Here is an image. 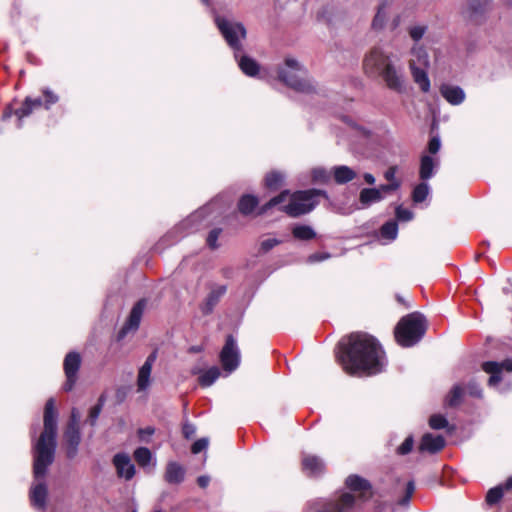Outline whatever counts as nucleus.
<instances>
[{"label": "nucleus", "instance_id": "obj_1", "mask_svg": "<svg viewBox=\"0 0 512 512\" xmlns=\"http://www.w3.org/2000/svg\"><path fill=\"white\" fill-rule=\"evenodd\" d=\"M44 430L34 445V482L30 488V501L33 507L44 510L48 495L44 478L48 467L53 463L56 450L57 411L55 400H47L44 408Z\"/></svg>", "mask_w": 512, "mask_h": 512}, {"label": "nucleus", "instance_id": "obj_2", "mask_svg": "<svg viewBox=\"0 0 512 512\" xmlns=\"http://www.w3.org/2000/svg\"><path fill=\"white\" fill-rule=\"evenodd\" d=\"M338 358L351 375H374L386 365L385 354L377 340L366 333H352L339 342Z\"/></svg>", "mask_w": 512, "mask_h": 512}, {"label": "nucleus", "instance_id": "obj_3", "mask_svg": "<svg viewBox=\"0 0 512 512\" xmlns=\"http://www.w3.org/2000/svg\"><path fill=\"white\" fill-rule=\"evenodd\" d=\"M363 68L370 76H381L386 86L397 93L406 91L403 71L396 67L391 56L379 47H375L365 56Z\"/></svg>", "mask_w": 512, "mask_h": 512}, {"label": "nucleus", "instance_id": "obj_4", "mask_svg": "<svg viewBox=\"0 0 512 512\" xmlns=\"http://www.w3.org/2000/svg\"><path fill=\"white\" fill-rule=\"evenodd\" d=\"M325 196L326 192L318 189L297 191L290 194L285 190L278 196L272 198L260 209V214L266 213L273 207H278L290 217H298L311 212L318 204V197Z\"/></svg>", "mask_w": 512, "mask_h": 512}, {"label": "nucleus", "instance_id": "obj_5", "mask_svg": "<svg viewBox=\"0 0 512 512\" xmlns=\"http://www.w3.org/2000/svg\"><path fill=\"white\" fill-rule=\"evenodd\" d=\"M346 485L353 493H343L324 500L314 512H353L357 499L366 500L372 495L368 481L359 476H349Z\"/></svg>", "mask_w": 512, "mask_h": 512}, {"label": "nucleus", "instance_id": "obj_6", "mask_svg": "<svg viewBox=\"0 0 512 512\" xmlns=\"http://www.w3.org/2000/svg\"><path fill=\"white\" fill-rule=\"evenodd\" d=\"M426 332V321L422 314L414 312L404 316L395 328V339L402 347L418 343Z\"/></svg>", "mask_w": 512, "mask_h": 512}, {"label": "nucleus", "instance_id": "obj_7", "mask_svg": "<svg viewBox=\"0 0 512 512\" xmlns=\"http://www.w3.org/2000/svg\"><path fill=\"white\" fill-rule=\"evenodd\" d=\"M278 78L298 92L309 93L313 90L306 70L294 58L285 59L284 67L278 69Z\"/></svg>", "mask_w": 512, "mask_h": 512}, {"label": "nucleus", "instance_id": "obj_8", "mask_svg": "<svg viewBox=\"0 0 512 512\" xmlns=\"http://www.w3.org/2000/svg\"><path fill=\"white\" fill-rule=\"evenodd\" d=\"M278 78L298 92L309 93L313 90L306 70L294 58L285 59L284 67L278 69Z\"/></svg>", "mask_w": 512, "mask_h": 512}, {"label": "nucleus", "instance_id": "obj_9", "mask_svg": "<svg viewBox=\"0 0 512 512\" xmlns=\"http://www.w3.org/2000/svg\"><path fill=\"white\" fill-rule=\"evenodd\" d=\"M215 24L229 47L234 50L235 58H238L239 53L243 50L241 41L247 36L245 26L241 22L232 21L219 15L215 17Z\"/></svg>", "mask_w": 512, "mask_h": 512}, {"label": "nucleus", "instance_id": "obj_10", "mask_svg": "<svg viewBox=\"0 0 512 512\" xmlns=\"http://www.w3.org/2000/svg\"><path fill=\"white\" fill-rule=\"evenodd\" d=\"M220 361L225 371L232 372L239 366L240 352L233 336L229 335L220 353Z\"/></svg>", "mask_w": 512, "mask_h": 512}, {"label": "nucleus", "instance_id": "obj_11", "mask_svg": "<svg viewBox=\"0 0 512 512\" xmlns=\"http://www.w3.org/2000/svg\"><path fill=\"white\" fill-rule=\"evenodd\" d=\"M81 357L77 352H70L64 359V371L66 382L64 384L65 391H71L77 380V373L80 368Z\"/></svg>", "mask_w": 512, "mask_h": 512}, {"label": "nucleus", "instance_id": "obj_12", "mask_svg": "<svg viewBox=\"0 0 512 512\" xmlns=\"http://www.w3.org/2000/svg\"><path fill=\"white\" fill-rule=\"evenodd\" d=\"M112 464L115 467L116 474L119 478L129 481L135 476V465L133 464L129 454L125 452L116 453L113 456Z\"/></svg>", "mask_w": 512, "mask_h": 512}, {"label": "nucleus", "instance_id": "obj_13", "mask_svg": "<svg viewBox=\"0 0 512 512\" xmlns=\"http://www.w3.org/2000/svg\"><path fill=\"white\" fill-rule=\"evenodd\" d=\"M482 369L490 374L488 385L493 387L501 381V372L503 370L512 371V359H506L502 362L487 361L482 364Z\"/></svg>", "mask_w": 512, "mask_h": 512}, {"label": "nucleus", "instance_id": "obj_14", "mask_svg": "<svg viewBox=\"0 0 512 512\" xmlns=\"http://www.w3.org/2000/svg\"><path fill=\"white\" fill-rule=\"evenodd\" d=\"M145 306V300H140L133 306L127 322L119 332V338H123L130 330H136L139 327Z\"/></svg>", "mask_w": 512, "mask_h": 512}, {"label": "nucleus", "instance_id": "obj_15", "mask_svg": "<svg viewBox=\"0 0 512 512\" xmlns=\"http://www.w3.org/2000/svg\"><path fill=\"white\" fill-rule=\"evenodd\" d=\"M156 358L157 353L154 351L147 357L144 364L140 367L137 377L138 391H145L150 386L152 366L156 361Z\"/></svg>", "mask_w": 512, "mask_h": 512}, {"label": "nucleus", "instance_id": "obj_16", "mask_svg": "<svg viewBox=\"0 0 512 512\" xmlns=\"http://www.w3.org/2000/svg\"><path fill=\"white\" fill-rule=\"evenodd\" d=\"M439 164L440 160L438 157H432L427 154L422 155L420 158L419 178L422 181L431 179L436 174Z\"/></svg>", "mask_w": 512, "mask_h": 512}, {"label": "nucleus", "instance_id": "obj_17", "mask_svg": "<svg viewBox=\"0 0 512 512\" xmlns=\"http://www.w3.org/2000/svg\"><path fill=\"white\" fill-rule=\"evenodd\" d=\"M33 110L34 109L32 107V98L26 97L21 108L13 109L11 105L7 106L5 108V110L3 111L2 119L7 120L12 115H15L18 120L17 127L21 128L22 127V119L29 116L33 112Z\"/></svg>", "mask_w": 512, "mask_h": 512}, {"label": "nucleus", "instance_id": "obj_18", "mask_svg": "<svg viewBox=\"0 0 512 512\" xmlns=\"http://www.w3.org/2000/svg\"><path fill=\"white\" fill-rule=\"evenodd\" d=\"M302 470L308 476H319L324 472L325 464L318 456L305 454L302 457Z\"/></svg>", "mask_w": 512, "mask_h": 512}, {"label": "nucleus", "instance_id": "obj_19", "mask_svg": "<svg viewBox=\"0 0 512 512\" xmlns=\"http://www.w3.org/2000/svg\"><path fill=\"white\" fill-rule=\"evenodd\" d=\"M445 446V439L441 435H433L427 433L423 435L419 450L421 452H429L431 454L439 452Z\"/></svg>", "mask_w": 512, "mask_h": 512}, {"label": "nucleus", "instance_id": "obj_20", "mask_svg": "<svg viewBox=\"0 0 512 512\" xmlns=\"http://www.w3.org/2000/svg\"><path fill=\"white\" fill-rule=\"evenodd\" d=\"M186 470L178 462L171 461L166 465L164 480L173 485L182 483L185 479Z\"/></svg>", "mask_w": 512, "mask_h": 512}, {"label": "nucleus", "instance_id": "obj_21", "mask_svg": "<svg viewBox=\"0 0 512 512\" xmlns=\"http://www.w3.org/2000/svg\"><path fill=\"white\" fill-rule=\"evenodd\" d=\"M226 290L227 288L225 285H217L213 287L200 307L202 313L205 315L212 313L214 307L226 293Z\"/></svg>", "mask_w": 512, "mask_h": 512}, {"label": "nucleus", "instance_id": "obj_22", "mask_svg": "<svg viewBox=\"0 0 512 512\" xmlns=\"http://www.w3.org/2000/svg\"><path fill=\"white\" fill-rule=\"evenodd\" d=\"M64 440L67 445V456L73 458L76 456L78 446L81 441V434L79 428L67 427L64 432Z\"/></svg>", "mask_w": 512, "mask_h": 512}, {"label": "nucleus", "instance_id": "obj_23", "mask_svg": "<svg viewBox=\"0 0 512 512\" xmlns=\"http://www.w3.org/2000/svg\"><path fill=\"white\" fill-rule=\"evenodd\" d=\"M409 68L414 82L419 86L421 91L424 93L429 92L431 84L425 69L416 66L415 60H410Z\"/></svg>", "mask_w": 512, "mask_h": 512}, {"label": "nucleus", "instance_id": "obj_24", "mask_svg": "<svg viewBox=\"0 0 512 512\" xmlns=\"http://www.w3.org/2000/svg\"><path fill=\"white\" fill-rule=\"evenodd\" d=\"M441 95L452 105H459L465 99V93L459 86L443 84L440 88Z\"/></svg>", "mask_w": 512, "mask_h": 512}, {"label": "nucleus", "instance_id": "obj_25", "mask_svg": "<svg viewBox=\"0 0 512 512\" xmlns=\"http://www.w3.org/2000/svg\"><path fill=\"white\" fill-rule=\"evenodd\" d=\"M241 71L247 76H256L259 72L258 63L249 56H240L236 58Z\"/></svg>", "mask_w": 512, "mask_h": 512}, {"label": "nucleus", "instance_id": "obj_26", "mask_svg": "<svg viewBox=\"0 0 512 512\" xmlns=\"http://www.w3.org/2000/svg\"><path fill=\"white\" fill-rule=\"evenodd\" d=\"M381 190L376 188H364L361 190L359 195L360 203L367 207L372 203H376L382 200Z\"/></svg>", "mask_w": 512, "mask_h": 512}, {"label": "nucleus", "instance_id": "obj_27", "mask_svg": "<svg viewBox=\"0 0 512 512\" xmlns=\"http://www.w3.org/2000/svg\"><path fill=\"white\" fill-rule=\"evenodd\" d=\"M355 177V171L348 166L342 165L334 167V179L338 184L347 183Z\"/></svg>", "mask_w": 512, "mask_h": 512}, {"label": "nucleus", "instance_id": "obj_28", "mask_svg": "<svg viewBox=\"0 0 512 512\" xmlns=\"http://www.w3.org/2000/svg\"><path fill=\"white\" fill-rule=\"evenodd\" d=\"M293 236L298 240H311L316 237V232L309 225H296L292 229Z\"/></svg>", "mask_w": 512, "mask_h": 512}, {"label": "nucleus", "instance_id": "obj_29", "mask_svg": "<svg viewBox=\"0 0 512 512\" xmlns=\"http://www.w3.org/2000/svg\"><path fill=\"white\" fill-rule=\"evenodd\" d=\"M220 376V370L218 367L214 366L204 371L199 376V383L203 387L211 386Z\"/></svg>", "mask_w": 512, "mask_h": 512}, {"label": "nucleus", "instance_id": "obj_30", "mask_svg": "<svg viewBox=\"0 0 512 512\" xmlns=\"http://www.w3.org/2000/svg\"><path fill=\"white\" fill-rule=\"evenodd\" d=\"M257 204H258V200L256 197H254L252 195H244L240 199L239 204H238L239 211L245 215L250 214L255 209Z\"/></svg>", "mask_w": 512, "mask_h": 512}, {"label": "nucleus", "instance_id": "obj_31", "mask_svg": "<svg viewBox=\"0 0 512 512\" xmlns=\"http://www.w3.org/2000/svg\"><path fill=\"white\" fill-rule=\"evenodd\" d=\"M430 193V186L426 181H422L416 185L412 192V199L415 203H421L428 197Z\"/></svg>", "mask_w": 512, "mask_h": 512}, {"label": "nucleus", "instance_id": "obj_32", "mask_svg": "<svg viewBox=\"0 0 512 512\" xmlns=\"http://www.w3.org/2000/svg\"><path fill=\"white\" fill-rule=\"evenodd\" d=\"M284 174L278 171H272L265 177V185L271 190L278 189L284 182Z\"/></svg>", "mask_w": 512, "mask_h": 512}, {"label": "nucleus", "instance_id": "obj_33", "mask_svg": "<svg viewBox=\"0 0 512 512\" xmlns=\"http://www.w3.org/2000/svg\"><path fill=\"white\" fill-rule=\"evenodd\" d=\"M134 459L141 467H146L152 460V453L146 447H139L134 451Z\"/></svg>", "mask_w": 512, "mask_h": 512}, {"label": "nucleus", "instance_id": "obj_34", "mask_svg": "<svg viewBox=\"0 0 512 512\" xmlns=\"http://www.w3.org/2000/svg\"><path fill=\"white\" fill-rule=\"evenodd\" d=\"M412 54L416 58L414 59L416 62V66L421 68H427L429 66V56L426 50L423 47L415 46L412 49Z\"/></svg>", "mask_w": 512, "mask_h": 512}, {"label": "nucleus", "instance_id": "obj_35", "mask_svg": "<svg viewBox=\"0 0 512 512\" xmlns=\"http://www.w3.org/2000/svg\"><path fill=\"white\" fill-rule=\"evenodd\" d=\"M381 236L388 240H395L398 233V225L395 221H388L381 227Z\"/></svg>", "mask_w": 512, "mask_h": 512}, {"label": "nucleus", "instance_id": "obj_36", "mask_svg": "<svg viewBox=\"0 0 512 512\" xmlns=\"http://www.w3.org/2000/svg\"><path fill=\"white\" fill-rule=\"evenodd\" d=\"M463 396V389L460 385H455L447 395L446 402L449 406L455 407L460 404Z\"/></svg>", "mask_w": 512, "mask_h": 512}, {"label": "nucleus", "instance_id": "obj_37", "mask_svg": "<svg viewBox=\"0 0 512 512\" xmlns=\"http://www.w3.org/2000/svg\"><path fill=\"white\" fill-rule=\"evenodd\" d=\"M387 19V10L385 4H381L378 7L377 13L372 21V27L374 29H382Z\"/></svg>", "mask_w": 512, "mask_h": 512}, {"label": "nucleus", "instance_id": "obj_38", "mask_svg": "<svg viewBox=\"0 0 512 512\" xmlns=\"http://www.w3.org/2000/svg\"><path fill=\"white\" fill-rule=\"evenodd\" d=\"M503 497V487L497 486L494 488H491L486 495V502L489 505L496 504L500 501V499Z\"/></svg>", "mask_w": 512, "mask_h": 512}, {"label": "nucleus", "instance_id": "obj_39", "mask_svg": "<svg viewBox=\"0 0 512 512\" xmlns=\"http://www.w3.org/2000/svg\"><path fill=\"white\" fill-rule=\"evenodd\" d=\"M103 407V397H100L99 403L93 406L89 411L88 422L91 426L96 424V421L101 413Z\"/></svg>", "mask_w": 512, "mask_h": 512}, {"label": "nucleus", "instance_id": "obj_40", "mask_svg": "<svg viewBox=\"0 0 512 512\" xmlns=\"http://www.w3.org/2000/svg\"><path fill=\"white\" fill-rule=\"evenodd\" d=\"M448 424V421L446 420V418L442 415H439V414H436V415H432L429 419V425L432 429H442L444 427H446Z\"/></svg>", "mask_w": 512, "mask_h": 512}, {"label": "nucleus", "instance_id": "obj_41", "mask_svg": "<svg viewBox=\"0 0 512 512\" xmlns=\"http://www.w3.org/2000/svg\"><path fill=\"white\" fill-rule=\"evenodd\" d=\"M43 95L45 98L44 106L46 109H49L53 104L57 103L59 97L50 89H44Z\"/></svg>", "mask_w": 512, "mask_h": 512}, {"label": "nucleus", "instance_id": "obj_42", "mask_svg": "<svg viewBox=\"0 0 512 512\" xmlns=\"http://www.w3.org/2000/svg\"><path fill=\"white\" fill-rule=\"evenodd\" d=\"M221 234V229L219 228H215L213 230L210 231V233L208 234V237H207V245L211 248V249H216L218 248V238Z\"/></svg>", "mask_w": 512, "mask_h": 512}, {"label": "nucleus", "instance_id": "obj_43", "mask_svg": "<svg viewBox=\"0 0 512 512\" xmlns=\"http://www.w3.org/2000/svg\"><path fill=\"white\" fill-rule=\"evenodd\" d=\"M313 180L325 183L329 180V174L324 168H315L312 171Z\"/></svg>", "mask_w": 512, "mask_h": 512}, {"label": "nucleus", "instance_id": "obj_44", "mask_svg": "<svg viewBox=\"0 0 512 512\" xmlns=\"http://www.w3.org/2000/svg\"><path fill=\"white\" fill-rule=\"evenodd\" d=\"M414 444V439L412 436H409L405 439V441L397 448V453L399 455H406L411 452Z\"/></svg>", "mask_w": 512, "mask_h": 512}, {"label": "nucleus", "instance_id": "obj_45", "mask_svg": "<svg viewBox=\"0 0 512 512\" xmlns=\"http://www.w3.org/2000/svg\"><path fill=\"white\" fill-rule=\"evenodd\" d=\"M396 217L400 221H410L413 218V213L401 206L396 208Z\"/></svg>", "mask_w": 512, "mask_h": 512}, {"label": "nucleus", "instance_id": "obj_46", "mask_svg": "<svg viewBox=\"0 0 512 512\" xmlns=\"http://www.w3.org/2000/svg\"><path fill=\"white\" fill-rule=\"evenodd\" d=\"M441 148V141L438 136H434L430 139L428 143V152L432 155H435L439 152Z\"/></svg>", "mask_w": 512, "mask_h": 512}, {"label": "nucleus", "instance_id": "obj_47", "mask_svg": "<svg viewBox=\"0 0 512 512\" xmlns=\"http://www.w3.org/2000/svg\"><path fill=\"white\" fill-rule=\"evenodd\" d=\"M208 446V439L207 438H201L195 441L191 447V451L193 454H198L201 451L205 450Z\"/></svg>", "mask_w": 512, "mask_h": 512}, {"label": "nucleus", "instance_id": "obj_48", "mask_svg": "<svg viewBox=\"0 0 512 512\" xmlns=\"http://www.w3.org/2000/svg\"><path fill=\"white\" fill-rule=\"evenodd\" d=\"M81 414L77 408H72L67 427L79 428Z\"/></svg>", "mask_w": 512, "mask_h": 512}, {"label": "nucleus", "instance_id": "obj_49", "mask_svg": "<svg viewBox=\"0 0 512 512\" xmlns=\"http://www.w3.org/2000/svg\"><path fill=\"white\" fill-rule=\"evenodd\" d=\"M426 27L414 26L409 30V34L414 41H419L425 34Z\"/></svg>", "mask_w": 512, "mask_h": 512}, {"label": "nucleus", "instance_id": "obj_50", "mask_svg": "<svg viewBox=\"0 0 512 512\" xmlns=\"http://www.w3.org/2000/svg\"><path fill=\"white\" fill-rule=\"evenodd\" d=\"M280 243H281V241L276 238L264 239L261 242V250L263 252H268L269 250H271L273 247H275L276 245H278Z\"/></svg>", "mask_w": 512, "mask_h": 512}, {"label": "nucleus", "instance_id": "obj_51", "mask_svg": "<svg viewBox=\"0 0 512 512\" xmlns=\"http://www.w3.org/2000/svg\"><path fill=\"white\" fill-rule=\"evenodd\" d=\"M468 393L472 397L481 398L482 389L476 382H470L467 386Z\"/></svg>", "mask_w": 512, "mask_h": 512}, {"label": "nucleus", "instance_id": "obj_52", "mask_svg": "<svg viewBox=\"0 0 512 512\" xmlns=\"http://www.w3.org/2000/svg\"><path fill=\"white\" fill-rule=\"evenodd\" d=\"M182 432L186 439H190L195 435L196 427L191 423H185L183 425Z\"/></svg>", "mask_w": 512, "mask_h": 512}, {"label": "nucleus", "instance_id": "obj_53", "mask_svg": "<svg viewBox=\"0 0 512 512\" xmlns=\"http://www.w3.org/2000/svg\"><path fill=\"white\" fill-rule=\"evenodd\" d=\"M329 258H330V254L329 253H314V254H311L308 257V262L309 263H315V262L324 261V260L329 259Z\"/></svg>", "mask_w": 512, "mask_h": 512}, {"label": "nucleus", "instance_id": "obj_54", "mask_svg": "<svg viewBox=\"0 0 512 512\" xmlns=\"http://www.w3.org/2000/svg\"><path fill=\"white\" fill-rule=\"evenodd\" d=\"M400 187L399 181L390 182L389 184L381 185L378 190H381V192H389L397 190Z\"/></svg>", "mask_w": 512, "mask_h": 512}, {"label": "nucleus", "instance_id": "obj_55", "mask_svg": "<svg viewBox=\"0 0 512 512\" xmlns=\"http://www.w3.org/2000/svg\"><path fill=\"white\" fill-rule=\"evenodd\" d=\"M397 168L395 166L390 167L384 174V177L389 182L398 181L396 179Z\"/></svg>", "mask_w": 512, "mask_h": 512}, {"label": "nucleus", "instance_id": "obj_56", "mask_svg": "<svg viewBox=\"0 0 512 512\" xmlns=\"http://www.w3.org/2000/svg\"><path fill=\"white\" fill-rule=\"evenodd\" d=\"M210 477L206 475L199 476L197 478V483L201 488H206L209 485Z\"/></svg>", "mask_w": 512, "mask_h": 512}, {"label": "nucleus", "instance_id": "obj_57", "mask_svg": "<svg viewBox=\"0 0 512 512\" xmlns=\"http://www.w3.org/2000/svg\"><path fill=\"white\" fill-rule=\"evenodd\" d=\"M154 432H155L154 428H152V427H146V428H144V429H140V430L138 431V434H139V436L143 439V438H144V436H151V435H153V434H154Z\"/></svg>", "mask_w": 512, "mask_h": 512}, {"label": "nucleus", "instance_id": "obj_58", "mask_svg": "<svg viewBox=\"0 0 512 512\" xmlns=\"http://www.w3.org/2000/svg\"><path fill=\"white\" fill-rule=\"evenodd\" d=\"M414 490H415L414 482L409 481L407 483V487H406V495L412 496Z\"/></svg>", "mask_w": 512, "mask_h": 512}, {"label": "nucleus", "instance_id": "obj_59", "mask_svg": "<svg viewBox=\"0 0 512 512\" xmlns=\"http://www.w3.org/2000/svg\"><path fill=\"white\" fill-rule=\"evenodd\" d=\"M203 213H204V209H203V210H201V211H198V212L194 213L193 215H191V216L189 217V219H187V221H186V222H191V221H195V220H197L198 218H200V217L202 216V214H203Z\"/></svg>", "mask_w": 512, "mask_h": 512}, {"label": "nucleus", "instance_id": "obj_60", "mask_svg": "<svg viewBox=\"0 0 512 512\" xmlns=\"http://www.w3.org/2000/svg\"><path fill=\"white\" fill-rule=\"evenodd\" d=\"M364 180L370 185L375 183V177L370 173L364 174Z\"/></svg>", "mask_w": 512, "mask_h": 512}, {"label": "nucleus", "instance_id": "obj_61", "mask_svg": "<svg viewBox=\"0 0 512 512\" xmlns=\"http://www.w3.org/2000/svg\"><path fill=\"white\" fill-rule=\"evenodd\" d=\"M42 105H43V102H42L41 98H35V99L32 98L33 109H37V108L41 107Z\"/></svg>", "mask_w": 512, "mask_h": 512}, {"label": "nucleus", "instance_id": "obj_62", "mask_svg": "<svg viewBox=\"0 0 512 512\" xmlns=\"http://www.w3.org/2000/svg\"><path fill=\"white\" fill-rule=\"evenodd\" d=\"M410 498L411 496L409 495H405L400 501H399V504L400 505H407L410 501Z\"/></svg>", "mask_w": 512, "mask_h": 512}, {"label": "nucleus", "instance_id": "obj_63", "mask_svg": "<svg viewBox=\"0 0 512 512\" xmlns=\"http://www.w3.org/2000/svg\"><path fill=\"white\" fill-rule=\"evenodd\" d=\"M504 487H505V489H511L512 488V477L507 479Z\"/></svg>", "mask_w": 512, "mask_h": 512}, {"label": "nucleus", "instance_id": "obj_64", "mask_svg": "<svg viewBox=\"0 0 512 512\" xmlns=\"http://www.w3.org/2000/svg\"><path fill=\"white\" fill-rule=\"evenodd\" d=\"M203 4L205 5H209L210 4V0H201Z\"/></svg>", "mask_w": 512, "mask_h": 512}]
</instances>
